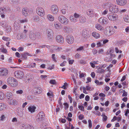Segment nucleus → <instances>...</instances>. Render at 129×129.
I'll return each mask as SVG.
<instances>
[{"label": "nucleus", "instance_id": "f257e3e1", "mask_svg": "<svg viewBox=\"0 0 129 129\" xmlns=\"http://www.w3.org/2000/svg\"><path fill=\"white\" fill-rule=\"evenodd\" d=\"M7 83L9 85L13 87H16L18 85L17 80L13 77H11L7 79Z\"/></svg>", "mask_w": 129, "mask_h": 129}, {"label": "nucleus", "instance_id": "f03ea898", "mask_svg": "<svg viewBox=\"0 0 129 129\" xmlns=\"http://www.w3.org/2000/svg\"><path fill=\"white\" fill-rule=\"evenodd\" d=\"M119 7L112 3L109 8V11L112 13H116L119 11Z\"/></svg>", "mask_w": 129, "mask_h": 129}, {"label": "nucleus", "instance_id": "7ed1b4c3", "mask_svg": "<svg viewBox=\"0 0 129 129\" xmlns=\"http://www.w3.org/2000/svg\"><path fill=\"white\" fill-rule=\"evenodd\" d=\"M14 75L16 78L20 79H22L24 77V74L23 72L20 70H17L15 71Z\"/></svg>", "mask_w": 129, "mask_h": 129}, {"label": "nucleus", "instance_id": "20e7f679", "mask_svg": "<svg viewBox=\"0 0 129 129\" xmlns=\"http://www.w3.org/2000/svg\"><path fill=\"white\" fill-rule=\"evenodd\" d=\"M29 37L31 40H34L36 38H39L40 36V34L39 32L34 33L32 31L29 32Z\"/></svg>", "mask_w": 129, "mask_h": 129}, {"label": "nucleus", "instance_id": "39448f33", "mask_svg": "<svg viewBox=\"0 0 129 129\" xmlns=\"http://www.w3.org/2000/svg\"><path fill=\"white\" fill-rule=\"evenodd\" d=\"M58 20L62 24L67 25L68 23V19L62 15H60L58 17Z\"/></svg>", "mask_w": 129, "mask_h": 129}, {"label": "nucleus", "instance_id": "423d86ee", "mask_svg": "<svg viewBox=\"0 0 129 129\" xmlns=\"http://www.w3.org/2000/svg\"><path fill=\"white\" fill-rule=\"evenodd\" d=\"M36 12L39 16L42 17H43L45 14L44 9L41 7H39L37 8Z\"/></svg>", "mask_w": 129, "mask_h": 129}, {"label": "nucleus", "instance_id": "0eeeda50", "mask_svg": "<svg viewBox=\"0 0 129 129\" xmlns=\"http://www.w3.org/2000/svg\"><path fill=\"white\" fill-rule=\"evenodd\" d=\"M108 19L112 21H117L118 18V15L115 14H110L108 16Z\"/></svg>", "mask_w": 129, "mask_h": 129}, {"label": "nucleus", "instance_id": "6e6552de", "mask_svg": "<svg viewBox=\"0 0 129 129\" xmlns=\"http://www.w3.org/2000/svg\"><path fill=\"white\" fill-rule=\"evenodd\" d=\"M98 22L103 25H106L108 23L109 21L108 19L105 17H100L98 20Z\"/></svg>", "mask_w": 129, "mask_h": 129}, {"label": "nucleus", "instance_id": "1a4fd4ad", "mask_svg": "<svg viewBox=\"0 0 129 129\" xmlns=\"http://www.w3.org/2000/svg\"><path fill=\"white\" fill-rule=\"evenodd\" d=\"M8 73V70L6 69L3 68H0V76H6Z\"/></svg>", "mask_w": 129, "mask_h": 129}, {"label": "nucleus", "instance_id": "9d476101", "mask_svg": "<svg viewBox=\"0 0 129 129\" xmlns=\"http://www.w3.org/2000/svg\"><path fill=\"white\" fill-rule=\"evenodd\" d=\"M86 13L89 17L92 18L94 16L95 13L92 9H89L86 10Z\"/></svg>", "mask_w": 129, "mask_h": 129}, {"label": "nucleus", "instance_id": "9b49d317", "mask_svg": "<svg viewBox=\"0 0 129 129\" xmlns=\"http://www.w3.org/2000/svg\"><path fill=\"white\" fill-rule=\"evenodd\" d=\"M67 42L69 44H72L74 42V39L73 37L71 35H68L66 38Z\"/></svg>", "mask_w": 129, "mask_h": 129}, {"label": "nucleus", "instance_id": "f8f14e48", "mask_svg": "<svg viewBox=\"0 0 129 129\" xmlns=\"http://www.w3.org/2000/svg\"><path fill=\"white\" fill-rule=\"evenodd\" d=\"M36 108V106L33 105L29 106L28 108V109L29 112L31 113H33L35 112Z\"/></svg>", "mask_w": 129, "mask_h": 129}, {"label": "nucleus", "instance_id": "ddd939ff", "mask_svg": "<svg viewBox=\"0 0 129 129\" xmlns=\"http://www.w3.org/2000/svg\"><path fill=\"white\" fill-rule=\"evenodd\" d=\"M95 27L98 30L102 31L104 30V27L101 25L97 23L95 25Z\"/></svg>", "mask_w": 129, "mask_h": 129}, {"label": "nucleus", "instance_id": "4468645a", "mask_svg": "<svg viewBox=\"0 0 129 129\" xmlns=\"http://www.w3.org/2000/svg\"><path fill=\"white\" fill-rule=\"evenodd\" d=\"M82 36L83 38H87L89 37V32L85 29H84L82 31Z\"/></svg>", "mask_w": 129, "mask_h": 129}, {"label": "nucleus", "instance_id": "2eb2a0df", "mask_svg": "<svg viewBox=\"0 0 129 129\" xmlns=\"http://www.w3.org/2000/svg\"><path fill=\"white\" fill-rule=\"evenodd\" d=\"M57 42L60 43H62L64 42L63 37L60 35L57 36Z\"/></svg>", "mask_w": 129, "mask_h": 129}, {"label": "nucleus", "instance_id": "dca6fc26", "mask_svg": "<svg viewBox=\"0 0 129 129\" xmlns=\"http://www.w3.org/2000/svg\"><path fill=\"white\" fill-rule=\"evenodd\" d=\"M52 31L51 29H48L47 30L46 35L48 38H51L53 36V34L52 35Z\"/></svg>", "mask_w": 129, "mask_h": 129}, {"label": "nucleus", "instance_id": "f3484780", "mask_svg": "<svg viewBox=\"0 0 129 129\" xmlns=\"http://www.w3.org/2000/svg\"><path fill=\"white\" fill-rule=\"evenodd\" d=\"M117 4L120 6H123L126 3V0H116Z\"/></svg>", "mask_w": 129, "mask_h": 129}, {"label": "nucleus", "instance_id": "a211bd4d", "mask_svg": "<svg viewBox=\"0 0 129 129\" xmlns=\"http://www.w3.org/2000/svg\"><path fill=\"white\" fill-rule=\"evenodd\" d=\"M51 10L52 14H56V6L53 5H52L51 8Z\"/></svg>", "mask_w": 129, "mask_h": 129}, {"label": "nucleus", "instance_id": "6ab92c4d", "mask_svg": "<svg viewBox=\"0 0 129 129\" xmlns=\"http://www.w3.org/2000/svg\"><path fill=\"white\" fill-rule=\"evenodd\" d=\"M92 35L96 39H98L100 37V34L98 32L95 31L93 32L92 33Z\"/></svg>", "mask_w": 129, "mask_h": 129}, {"label": "nucleus", "instance_id": "aec40b11", "mask_svg": "<svg viewBox=\"0 0 129 129\" xmlns=\"http://www.w3.org/2000/svg\"><path fill=\"white\" fill-rule=\"evenodd\" d=\"M26 77L27 80V81H26V82H27L28 83L30 82L33 79V76L30 74L27 75Z\"/></svg>", "mask_w": 129, "mask_h": 129}, {"label": "nucleus", "instance_id": "412c9836", "mask_svg": "<svg viewBox=\"0 0 129 129\" xmlns=\"http://www.w3.org/2000/svg\"><path fill=\"white\" fill-rule=\"evenodd\" d=\"M28 9L27 8H24L22 10V13L23 15L25 16H26L28 15Z\"/></svg>", "mask_w": 129, "mask_h": 129}, {"label": "nucleus", "instance_id": "4be33fe9", "mask_svg": "<svg viewBox=\"0 0 129 129\" xmlns=\"http://www.w3.org/2000/svg\"><path fill=\"white\" fill-rule=\"evenodd\" d=\"M6 107L7 105L4 103H0V111L5 110Z\"/></svg>", "mask_w": 129, "mask_h": 129}, {"label": "nucleus", "instance_id": "5701e85b", "mask_svg": "<svg viewBox=\"0 0 129 129\" xmlns=\"http://www.w3.org/2000/svg\"><path fill=\"white\" fill-rule=\"evenodd\" d=\"M6 96L7 99L9 100L13 96V94L10 92H8L6 93Z\"/></svg>", "mask_w": 129, "mask_h": 129}, {"label": "nucleus", "instance_id": "b1692460", "mask_svg": "<svg viewBox=\"0 0 129 129\" xmlns=\"http://www.w3.org/2000/svg\"><path fill=\"white\" fill-rule=\"evenodd\" d=\"M86 20V19L84 16H82L80 17L79 19L80 22L81 23H83L85 22Z\"/></svg>", "mask_w": 129, "mask_h": 129}, {"label": "nucleus", "instance_id": "393cba45", "mask_svg": "<svg viewBox=\"0 0 129 129\" xmlns=\"http://www.w3.org/2000/svg\"><path fill=\"white\" fill-rule=\"evenodd\" d=\"M39 116L38 118V119L40 120H42L43 119V118L44 116V114L43 112H40L39 114Z\"/></svg>", "mask_w": 129, "mask_h": 129}, {"label": "nucleus", "instance_id": "a878e982", "mask_svg": "<svg viewBox=\"0 0 129 129\" xmlns=\"http://www.w3.org/2000/svg\"><path fill=\"white\" fill-rule=\"evenodd\" d=\"M70 20L72 22L75 23L77 22L78 20L75 19L73 16L71 15L69 17Z\"/></svg>", "mask_w": 129, "mask_h": 129}, {"label": "nucleus", "instance_id": "bb28decb", "mask_svg": "<svg viewBox=\"0 0 129 129\" xmlns=\"http://www.w3.org/2000/svg\"><path fill=\"white\" fill-rule=\"evenodd\" d=\"M111 4L110 2L105 3L102 4V6L104 8H106L107 7H108L109 8Z\"/></svg>", "mask_w": 129, "mask_h": 129}, {"label": "nucleus", "instance_id": "cd10ccee", "mask_svg": "<svg viewBox=\"0 0 129 129\" xmlns=\"http://www.w3.org/2000/svg\"><path fill=\"white\" fill-rule=\"evenodd\" d=\"M8 103L10 105H15L16 104L17 102L15 100L12 99L9 101Z\"/></svg>", "mask_w": 129, "mask_h": 129}, {"label": "nucleus", "instance_id": "c85d7f7f", "mask_svg": "<svg viewBox=\"0 0 129 129\" xmlns=\"http://www.w3.org/2000/svg\"><path fill=\"white\" fill-rule=\"evenodd\" d=\"M97 69V70H96V71L97 73H103L105 72V70L103 69L102 68H101L100 67L98 68Z\"/></svg>", "mask_w": 129, "mask_h": 129}, {"label": "nucleus", "instance_id": "c756f323", "mask_svg": "<svg viewBox=\"0 0 129 129\" xmlns=\"http://www.w3.org/2000/svg\"><path fill=\"white\" fill-rule=\"evenodd\" d=\"M47 18L49 20L53 21L54 20V18L53 16L51 14H48L47 16Z\"/></svg>", "mask_w": 129, "mask_h": 129}, {"label": "nucleus", "instance_id": "7c9ffc66", "mask_svg": "<svg viewBox=\"0 0 129 129\" xmlns=\"http://www.w3.org/2000/svg\"><path fill=\"white\" fill-rule=\"evenodd\" d=\"M63 30L66 32H68L70 30V28L69 26H65L63 27Z\"/></svg>", "mask_w": 129, "mask_h": 129}, {"label": "nucleus", "instance_id": "2f4dec72", "mask_svg": "<svg viewBox=\"0 0 129 129\" xmlns=\"http://www.w3.org/2000/svg\"><path fill=\"white\" fill-rule=\"evenodd\" d=\"M35 89L36 91V93L38 94L40 93L42 91L41 88L40 87L35 88Z\"/></svg>", "mask_w": 129, "mask_h": 129}, {"label": "nucleus", "instance_id": "473e14b6", "mask_svg": "<svg viewBox=\"0 0 129 129\" xmlns=\"http://www.w3.org/2000/svg\"><path fill=\"white\" fill-rule=\"evenodd\" d=\"M123 19L125 22H129V15H125Z\"/></svg>", "mask_w": 129, "mask_h": 129}, {"label": "nucleus", "instance_id": "72a5a7b5", "mask_svg": "<svg viewBox=\"0 0 129 129\" xmlns=\"http://www.w3.org/2000/svg\"><path fill=\"white\" fill-rule=\"evenodd\" d=\"M14 28H15L16 29H17L19 27V23L17 21H15L14 22Z\"/></svg>", "mask_w": 129, "mask_h": 129}, {"label": "nucleus", "instance_id": "f704fd0d", "mask_svg": "<svg viewBox=\"0 0 129 129\" xmlns=\"http://www.w3.org/2000/svg\"><path fill=\"white\" fill-rule=\"evenodd\" d=\"M73 16L75 19L78 20V19L80 18V15L78 13H75L74 14Z\"/></svg>", "mask_w": 129, "mask_h": 129}, {"label": "nucleus", "instance_id": "c9c22d12", "mask_svg": "<svg viewBox=\"0 0 129 129\" xmlns=\"http://www.w3.org/2000/svg\"><path fill=\"white\" fill-rule=\"evenodd\" d=\"M24 126L26 129H34V127L30 125H24Z\"/></svg>", "mask_w": 129, "mask_h": 129}, {"label": "nucleus", "instance_id": "e433bc0d", "mask_svg": "<svg viewBox=\"0 0 129 129\" xmlns=\"http://www.w3.org/2000/svg\"><path fill=\"white\" fill-rule=\"evenodd\" d=\"M103 40H101L100 42H98L96 43V45L98 47H100L103 46V44L101 42H102Z\"/></svg>", "mask_w": 129, "mask_h": 129}, {"label": "nucleus", "instance_id": "4c0bfd02", "mask_svg": "<svg viewBox=\"0 0 129 129\" xmlns=\"http://www.w3.org/2000/svg\"><path fill=\"white\" fill-rule=\"evenodd\" d=\"M19 21L20 23H24L27 22H28V20L27 18H25L20 20Z\"/></svg>", "mask_w": 129, "mask_h": 129}, {"label": "nucleus", "instance_id": "58836bf2", "mask_svg": "<svg viewBox=\"0 0 129 129\" xmlns=\"http://www.w3.org/2000/svg\"><path fill=\"white\" fill-rule=\"evenodd\" d=\"M4 98V94L2 92L0 91V100H3Z\"/></svg>", "mask_w": 129, "mask_h": 129}, {"label": "nucleus", "instance_id": "ea45409f", "mask_svg": "<svg viewBox=\"0 0 129 129\" xmlns=\"http://www.w3.org/2000/svg\"><path fill=\"white\" fill-rule=\"evenodd\" d=\"M47 95L49 96L50 99L51 100H52V98H53V96L54 95L53 93H50L49 92L47 93Z\"/></svg>", "mask_w": 129, "mask_h": 129}, {"label": "nucleus", "instance_id": "a19ab883", "mask_svg": "<svg viewBox=\"0 0 129 129\" xmlns=\"http://www.w3.org/2000/svg\"><path fill=\"white\" fill-rule=\"evenodd\" d=\"M102 116L103 117V121H106L107 119V117L105 115V113H102Z\"/></svg>", "mask_w": 129, "mask_h": 129}, {"label": "nucleus", "instance_id": "79ce46f5", "mask_svg": "<svg viewBox=\"0 0 129 129\" xmlns=\"http://www.w3.org/2000/svg\"><path fill=\"white\" fill-rule=\"evenodd\" d=\"M6 117L5 115L2 114L0 117V120L2 121H3L5 120Z\"/></svg>", "mask_w": 129, "mask_h": 129}, {"label": "nucleus", "instance_id": "37998d69", "mask_svg": "<svg viewBox=\"0 0 129 129\" xmlns=\"http://www.w3.org/2000/svg\"><path fill=\"white\" fill-rule=\"evenodd\" d=\"M95 82L98 85H101L103 84V82H99V81L97 80H96L95 81Z\"/></svg>", "mask_w": 129, "mask_h": 129}, {"label": "nucleus", "instance_id": "c03bdc74", "mask_svg": "<svg viewBox=\"0 0 129 129\" xmlns=\"http://www.w3.org/2000/svg\"><path fill=\"white\" fill-rule=\"evenodd\" d=\"M22 39L23 40H26L27 39V37L26 34H22Z\"/></svg>", "mask_w": 129, "mask_h": 129}, {"label": "nucleus", "instance_id": "a18cd8bd", "mask_svg": "<svg viewBox=\"0 0 129 129\" xmlns=\"http://www.w3.org/2000/svg\"><path fill=\"white\" fill-rule=\"evenodd\" d=\"M22 57L25 59H27V55L26 52H25L23 54L21 55Z\"/></svg>", "mask_w": 129, "mask_h": 129}, {"label": "nucleus", "instance_id": "49530a36", "mask_svg": "<svg viewBox=\"0 0 129 129\" xmlns=\"http://www.w3.org/2000/svg\"><path fill=\"white\" fill-rule=\"evenodd\" d=\"M93 113L95 115H98V116H100L101 115V113L100 112L98 111H94L93 112Z\"/></svg>", "mask_w": 129, "mask_h": 129}, {"label": "nucleus", "instance_id": "de8ad7c7", "mask_svg": "<svg viewBox=\"0 0 129 129\" xmlns=\"http://www.w3.org/2000/svg\"><path fill=\"white\" fill-rule=\"evenodd\" d=\"M2 39L4 41H9L10 40V39L9 38L6 37L5 36L3 37Z\"/></svg>", "mask_w": 129, "mask_h": 129}, {"label": "nucleus", "instance_id": "09e8293b", "mask_svg": "<svg viewBox=\"0 0 129 129\" xmlns=\"http://www.w3.org/2000/svg\"><path fill=\"white\" fill-rule=\"evenodd\" d=\"M1 52L4 53H6L7 52V51L6 49L2 48L0 49Z\"/></svg>", "mask_w": 129, "mask_h": 129}, {"label": "nucleus", "instance_id": "8fccbe9b", "mask_svg": "<svg viewBox=\"0 0 129 129\" xmlns=\"http://www.w3.org/2000/svg\"><path fill=\"white\" fill-rule=\"evenodd\" d=\"M62 28V25L61 24L59 23L57 24V29H60Z\"/></svg>", "mask_w": 129, "mask_h": 129}, {"label": "nucleus", "instance_id": "3c124183", "mask_svg": "<svg viewBox=\"0 0 129 129\" xmlns=\"http://www.w3.org/2000/svg\"><path fill=\"white\" fill-rule=\"evenodd\" d=\"M108 12V10L107 9H106L102 12V14L103 15H106L107 13Z\"/></svg>", "mask_w": 129, "mask_h": 129}, {"label": "nucleus", "instance_id": "603ef678", "mask_svg": "<svg viewBox=\"0 0 129 129\" xmlns=\"http://www.w3.org/2000/svg\"><path fill=\"white\" fill-rule=\"evenodd\" d=\"M115 52L116 53H118L119 52L120 53H122V51L121 50H119L118 49L117 47H116L115 49Z\"/></svg>", "mask_w": 129, "mask_h": 129}, {"label": "nucleus", "instance_id": "864d4df0", "mask_svg": "<svg viewBox=\"0 0 129 129\" xmlns=\"http://www.w3.org/2000/svg\"><path fill=\"white\" fill-rule=\"evenodd\" d=\"M88 126L89 128H91L92 126V122L91 120H88Z\"/></svg>", "mask_w": 129, "mask_h": 129}, {"label": "nucleus", "instance_id": "5fc2aeb1", "mask_svg": "<svg viewBox=\"0 0 129 129\" xmlns=\"http://www.w3.org/2000/svg\"><path fill=\"white\" fill-rule=\"evenodd\" d=\"M46 47L47 48H49V46L45 45H40L39 46V48H43Z\"/></svg>", "mask_w": 129, "mask_h": 129}, {"label": "nucleus", "instance_id": "6e6d98bb", "mask_svg": "<svg viewBox=\"0 0 129 129\" xmlns=\"http://www.w3.org/2000/svg\"><path fill=\"white\" fill-rule=\"evenodd\" d=\"M64 108L65 110H67L69 107V105L67 103H64Z\"/></svg>", "mask_w": 129, "mask_h": 129}, {"label": "nucleus", "instance_id": "4d7b16f0", "mask_svg": "<svg viewBox=\"0 0 129 129\" xmlns=\"http://www.w3.org/2000/svg\"><path fill=\"white\" fill-rule=\"evenodd\" d=\"M51 84H56L55 80L54 79L51 80L49 82Z\"/></svg>", "mask_w": 129, "mask_h": 129}, {"label": "nucleus", "instance_id": "13d9d810", "mask_svg": "<svg viewBox=\"0 0 129 129\" xmlns=\"http://www.w3.org/2000/svg\"><path fill=\"white\" fill-rule=\"evenodd\" d=\"M23 91L21 90H20L16 91V93L17 94H21L23 93Z\"/></svg>", "mask_w": 129, "mask_h": 129}, {"label": "nucleus", "instance_id": "bf43d9fd", "mask_svg": "<svg viewBox=\"0 0 129 129\" xmlns=\"http://www.w3.org/2000/svg\"><path fill=\"white\" fill-rule=\"evenodd\" d=\"M24 48L22 47H20L17 49V50L19 51H23Z\"/></svg>", "mask_w": 129, "mask_h": 129}, {"label": "nucleus", "instance_id": "052dcab7", "mask_svg": "<svg viewBox=\"0 0 129 129\" xmlns=\"http://www.w3.org/2000/svg\"><path fill=\"white\" fill-rule=\"evenodd\" d=\"M78 108L81 111H84V107L82 106L79 105Z\"/></svg>", "mask_w": 129, "mask_h": 129}, {"label": "nucleus", "instance_id": "680f3d73", "mask_svg": "<svg viewBox=\"0 0 129 129\" xmlns=\"http://www.w3.org/2000/svg\"><path fill=\"white\" fill-rule=\"evenodd\" d=\"M127 96V93L124 90H123L122 96Z\"/></svg>", "mask_w": 129, "mask_h": 129}, {"label": "nucleus", "instance_id": "e2e57ef3", "mask_svg": "<svg viewBox=\"0 0 129 129\" xmlns=\"http://www.w3.org/2000/svg\"><path fill=\"white\" fill-rule=\"evenodd\" d=\"M55 54H53L52 55V60L54 61V62H56V60L55 59Z\"/></svg>", "mask_w": 129, "mask_h": 129}, {"label": "nucleus", "instance_id": "0e129e2a", "mask_svg": "<svg viewBox=\"0 0 129 129\" xmlns=\"http://www.w3.org/2000/svg\"><path fill=\"white\" fill-rule=\"evenodd\" d=\"M60 121L62 122L63 123H64L66 122V120L65 119L61 118L59 119Z\"/></svg>", "mask_w": 129, "mask_h": 129}, {"label": "nucleus", "instance_id": "69168bd1", "mask_svg": "<svg viewBox=\"0 0 129 129\" xmlns=\"http://www.w3.org/2000/svg\"><path fill=\"white\" fill-rule=\"evenodd\" d=\"M4 9L3 8V7L0 8V15L4 13Z\"/></svg>", "mask_w": 129, "mask_h": 129}, {"label": "nucleus", "instance_id": "338daca9", "mask_svg": "<svg viewBox=\"0 0 129 129\" xmlns=\"http://www.w3.org/2000/svg\"><path fill=\"white\" fill-rule=\"evenodd\" d=\"M117 88V87L115 86H114L112 88V91L113 92H114L116 90Z\"/></svg>", "mask_w": 129, "mask_h": 129}, {"label": "nucleus", "instance_id": "774afa93", "mask_svg": "<svg viewBox=\"0 0 129 129\" xmlns=\"http://www.w3.org/2000/svg\"><path fill=\"white\" fill-rule=\"evenodd\" d=\"M11 29V27L10 26H8L6 27V31L8 33L10 31Z\"/></svg>", "mask_w": 129, "mask_h": 129}]
</instances>
